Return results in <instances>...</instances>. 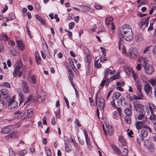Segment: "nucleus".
Instances as JSON below:
<instances>
[{
  "mask_svg": "<svg viewBox=\"0 0 156 156\" xmlns=\"http://www.w3.org/2000/svg\"><path fill=\"white\" fill-rule=\"evenodd\" d=\"M118 33L123 39L127 41H131L133 38V34L131 26L126 24L119 27Z\"/></svg>",
  "mask_w": 156,
  "mask_h": 156,
  "instance_id": "1",
  "label": "nucleus"
},
{
  "mask_svg": "<svg viewBox=\"0 0 156 156\" xmlns=\"http://www.w3.org/2000/svg\"><path fill=\"white\" fill-rule=\"evenodd\" d=\"M119 72H117L116 74L113 76L111 78L108 79L107 80H103L101 83L100 84V86L101 87H103L104 86L105 83L106 86H107L109 82L112 81L113 80H115L116 79H119L120 78L119 76Z\"/></svg>",
  "mask_w": 156,
  "mask_h": 156,
  "instance_id": "2",
  "label": "nucleus"
},
{
  "mask_svg": "<svg viewBox=\"0 0 156 156\" xmlns=\"http://www.w3.org/2000/svg\"><path fill=\"white\" fill-rule=\"evenodd\" d=\"M137 95H133L130 97V101L135 100H141L144 98V95L141 92V88L140 86L138 85L137 86Z\"/></svg>",
  "mask_w": 156,
  "mask_h": 156,
  "instance_id": "3",
  "label": "nucleus"
},
{
  "mask_svg": "<svg viewBox=\"0 0 156 156\" xmlns=\"http://www.w3.org/2000/svg\"><path fill=\"white\" fill-rule=\"evenodd\" d=\"M138 50L136 48H131L128 50V53H126L129 56L133 58H136L138 55Z\"/></svg>",
  "mask_w": 156,
  "mask_h": 156,
  "instance_id": "4",
  "label": "nucleus"
},
{
  "mask_svg": "<svg viewBox=\"0 0 156 156\" xmlns=\"http://www.w3.org/2000/svg\"><path fill=\"white\" fill-rule=\"evenodd\" d=\"M118 47L119 50L121 51L123 54L126 53V47L124 45V39L122 38H120L118 42Z\"/></svg>",
  "mask_w": 156,
  "mask_h": 156,
  "instance_id": "5",
  "label": "nucleus"
},
{
  "mask_svg": "<svg viewBox=\"0 0 156 156\" xmlns=\"http://www.w3.org/2000/svg\"><path fill=\"white\" fill-rule=\"evenodd\" d=\"M15 96H13L12 98L8 100L9 108L11 109L16 108L18 106V102L15 100Z\"/></svg>",
  "mask_w": 156,
  "mask_h": 156,
  "instance_id": "6",
  "label": "nucleus"
},
{
  "mask_svg": "<svg viewBox=\"0 0 156 156\" xmlns=\"http://www.w3.org/2000/svg\"><path fill=\"white\" fill-rule=\"evenodd\" d=\"M106 128L105 129L104 125L102 126L104 132L106 135H111L113 133L114 129L112 126L105 123Z\"/></svg>",
  "mask_w": 156,
  "mask_h": 156,
  "instance_id": "7",
  "label": "nucleus"
},
{
  "mask_svg": "<svg viewBox=\"0 0 156 156\" xmlns=\"http://www.w3.org/2000/svg\"><path fill=\"white\" fill-rule=\"evenodd\" d=\"M151 129L150 127L145 126L141 131V135L142 137H146L147 136L148 133H151Z\"/></svg>",
  "mask_w": 156,
  "mask_h": 156,
  "instance_id": "8",
  "label": "nucleus"
},
{
  "mask_svg": "<svg viewBox=\"0 0 156 156\" xmlns=\"http://www.w3.org/2000/svg\"><path fill=\"white\" fill-rule=\"evenodd\" d=\"M96 105L101 109H103L105 105V101L102 97H101L99 98H96Z\"/></svg>",
  "mask_w": 156,
  "mask_h": 156,
  "instance_id": "9",
  "label": "nucleus"
},
{
  "mask_svg": "<svg viewBox=\"0 0 156 156\" xmlns=\"http://www.w3.org/2000/svg\"><path fill=\"white\" fill-rule=\"evenodd\" d=\"M144 70L146 74L148 75H151L153 73L155 70L152 66L148 64L144 66Z\"/></svg>",
  "mask_w": 156,
  "mask_h": 156,
  "instance_id": "10",
  "label": "nucleus"
},
{
  "mask_svg": "<svg viewBox=\"0 0 156 156\" xmlns=\"http://www.w3.org/2000/svg\"><path fill=\"white\" fill-rule=\"evenodd\" d=\"M22 67V64L21 63H20L16 66L13 73L14 76L16 77L17 75L20 77L22 76V72L21 71H20Z\"/></svg>",
  "mask_w": 156,
  "mask_h": 156,
  "instance_id": "11",
  "label": "nucleus"
},
{
  "mask_svg": "<svg viewBox=\"0 0 156 156\" xmlns=\"http://www.w3.org/2000/svg\"><path fill=\"white\" fill-rule=\"evenodd\" d=\"M144 145L146 147L148 151L150 152H153L154 151V147L152 143L150 141L145 140L144 141Z\"/></svg>",
  "mask_w": 156,
  "mask_h": 156,
  "instance_id": "12",
  "label": "nucleus"
},
{
  "mask_svg": "<svg viewBox=\"0 0 156 156\" xmlns=\"http://www.w3.org/2000/svg\"><path fill=\"white\" fill-rule=\"evenodd\" d=\"M113 20V18L111 17H108L106 18L105 22L106 25L111 28L112 30H114L115 29V27L112 22Z\"/></svg>",
  "mask_w": 156,
  "mask_h": 156,
  "instance_id": "13",
  "label": "nucleus"
},
{
  "mask_svg": "<svg viewBox=\"0 0 156 156\" xmlns=\"http://www.w3.org/2000/svg\"><path fill=\"white\" fill-rule=\"evenodd\" d=\"M33 110L30 109L26 110L23 114L24 117H22L23 119H29L33 115Z\"/></svg>",
  "mask_w": 156,
  "mask_h": 156,
  "instance_id": "14",
  "label": "nucleus"
},
{
  "mask_svg": "<svg viewBox=\"0 0 156 156\" xmlns=\"http://www.w3.org/2000/svg\"><path fill=\"white\" fill-rule=\"evenodd\" d=\"M12 126L9 125L2 128L0 133L2 134H7L10 133L13 130Z\"/></svg>",
  "mask_w": 156,
  "mask_h": 156,
  "instance_id": "15",
  "label": "nucleus"
},
{
  "mask_svg": "<svg viewBox=\"0 0 156 156\" xmlns=\"http://www.w3.org/2000/svg\"><path fill=\"white\" fill-rule=\"evenodd\" d=\"M21 87L22 90L24 92L26 93H28L30 92V90L27 82L23 81H22Z\"/></svg>",
  "mask_w": 156,
  "mask_h": 156,
  "instance_id": "16",
  "label": "nucleus"
},
{
  "mask_svg": "<svg viewBox=\"0 0 156 156\" xmlns=\"http://www.w3.org/2000/svg\"><path fill=\"white\" fill-rule=\"evenodd\" d=\"M82 131L83 132L84 134L86 140V143L87 144L88 147L89 148H90V147H91V145L90 142V139L89 138L88 136L87 133V132L86 130L84 129H83Z\"/></svg>",
  "mask_w": 156,
  "mask_h": 156,
  "instance_id": "17",
  "label": "nucleus"
},
{
  "mask_svg": "<svg viewBox=\"0 0 156 156\" xmlns=\"http://www.w3.org/2000/svg\"><path fill=\"white\" fill-rule=\"evenodd\" d=\"M124 69L126 74L128 76L131 75L133 73L132 67L129 65L125 66Z\"/></svg>",
  "mask_w": 156,
  "mask_h": 156,
  "instance_id": "18",
  "label": "nucleus"
},
{
  "mask_svg": "<svg viewBox=\"0 0 156 156\" xmlns=\"http://www.w3.org/2000/svg\"><path fill=\"white\" fill-rule=\"evenodd\" d=\"M134 106L135 109L137 111L143 113L144 112L143 105L141 104L138 103L134 104Z\"/></svg>",
  "mask_w": 156,
  "mask_h": 156,
  "instance_id": "19",
  "label": "nucleus"
},
{
  "mask_svg": "<svg viewBox=\"0 0 156 156\" xmlns=\"http://www.w3.org/2000/svg\"><path fill=\"white\" fill-rule=\"evenodd\" d=\"M14 116L16 119H21L22 120L24 119L22 118L24 117L23 115L22 112L20 111H16L14 113Z\"/></svg>",
  "mask_w": 156,
  "mask_h": 156,
  "instance_id": "20",
  "label": "nucleus"
},
{
  "mask_svg": "<svg viewBox=\"0 0 156 156\" xmlns=\"http://www.w3.org/2000/svg\"><path fill=\"white\" fill-rule=\"evenodd\" d=\"M17 47L21 51L25 49V45L23 43V41L20 40H16Z\"/></svg>",
  "mask_w": 156,
  "mask_h": 156,
  "instance_id": "21",
  "label": "nucleus"
},
{
  "mask_svg": "<svg viewBox=\"0 0 156 156\" xmlns=\"http://www.w3.org/2000/svg\"><path fill=\"white\" fill-rule=\"evenodd\" d=\"M115 71V69L112 70L108 68L106 69L105 72V79L106 80L107 78V76L109 74H113L114 73Z\"/></svg>",
  "mask_w": 156,
  "mask_h": 156,
  "instance_id": "22",
  "label": "nucleus"
},
{
  "mask_svg": "<svg viewBox=\"0 0 156 156\" xmlns=\"http://www.w3.org/2000/svg\"><path fill=\"white\" fill-rule=\"evenodd\" d=\"M148 24L147 19H145L142 20L140 23L139 25L143 29L147 27Z\"/></svg>",
  "mask_w": 156,
  "mask_h": 156,
  "instance_id": "23",
  "label": "nucleus"
},
{
  "mask_svg": "<svg viewBox=\"0 0 156 156\" xmlns=\"http://www.w3.org/2000/svg\"><path fill=\"white\" fill-rule=\"evenodd\" d=\"M138 61L140 63H143L144 66L146 65H148L147 63L148 60L145 58L140 57L138 59Z\"/></svg>",
  "mask_w": 156,
  "mask_h": 156,
  "instance_id": "24",
  "label": "nucleus"
},
{
  "mask_svg": "<svg viewBox=\"0 0 156 156\" xmlns=\"http://www.w3.org/2000/svg\"><path fill=\"white\" fill-rule=\"evenodd\" d=\"M44 94V92H42L40 95L38 96V100L39 101L43 102L45 100V96Z\"/></svg>",
  "mask_w": 156,
  "mask_h": 156,
  "instance_id": "25",
  "label": "nucleus"
},
{
  "mask_svg": "<svg viewBox=\"0 0 156 156\" xmlns=\"http://www.w3.org/2000/svg\"><path fill=\"white\" fill-rule=\"evenodd\" d=\"M35 17L36 19L38 20L43 25H44L45 24V21L44 18L41 17L37 14L35 15Z\"/></svg>",
  "mask_w": 156,
  "mask_h": 156,
  "instance_id": "26",
  "label": "nucleus"
},
{
  "mask_svg": "<svg viewBox=\"0 0 156 156\" xmlns=\"http://www.w3.org/2000/svg\"><path fill=\"white\" fill-rule=\"evenodd\" d=\"M15 14L13 13H10L9 14V17H5L4 18V21L7 22L11 20L15 19Z\"/></svg>",
  "mask_w": 156,
  "mask_h": 156,
  "instance_id": "27",
  "label": "nucleus"
},
{
  "mask_svg": "<svg viewBox=\"0 0 156 156\" xmlns=\"http://www.w3.org/2000/svg\"><path fill=\"white\" fill-rule=\"evenodd\" d=\"M144 90L146 93H148L151 90V88L148 83H147L144 85Z\"/></svg>",
  "mask_w": 156,
  "mask_h": 156,
  "instance_id": "28",
  "label": "nucleus"
},
{
  "mask_svg": "<svg viewBox=\"0 0 156 156\" xmlns=\"http://www.w3.org/2000/svg\"><path fill=\"white\" fill-rule=\"evenodd\" d=\"M138 119L140 120L143 119L142 121H144V122H145L147 120V119L146 117L144 116V115L143 113V112L139 115Z\"/></svg>",
  "mask_w": 156,
  "mask_h": 156,
  "instance_id": "29",
  "label": "nucleus"
},
{
  "mask_svg": "<svg viewBox=\"0 0 156 156\" xmlns=\"http://www.w3.org/2000/svg\"><path fill=\"white\" fill-rule=\"evenodd\" d=\"M144 121H140L137 122L136 124V127L137 129H140L142 127L144 123Z\"/></svg>",
  "mask_w": 156,
  "mask_h": 156,
  "instance_id": "30",
  "label": "nucleus"
},
{
  "mask_svg": "<svg viewBox=\"0 0 156 156\" xmlns=\"http://www.w3.org/2000/svg\"><path fill=\"white\" fill-rule=\"evenodd\" d=\"M32 97L31 95H30L28 96L27 101L26 102H25L24 104V105H27L25 107H27V106L29 105V102H31L34 101L33 100H32Z\"/></svg>",
  "mask_w": 156,
  "mask_h": 156,
  "instance_id": "31",
  "label": "nucleus"
},
{
  "mask_svg": "<svg viewBox=\"0 0 156 156\" xmlns=\"http://www.w3.org/2000/svg\"><path fill=\"white\" fill-rule=\"evenodd\" d=\"M135 40L137 42H140L143 40V37L140 34H137L135 36Z\"/></svg>",
  "mask_w": 156,
  "mask_h": 156,
  "instance_id": "32",
  "label": "nucleus"
},
{
  "mask_svg": "<svg viewBox=\"0 0 156 156\" xmlns=\"http://www.w3.org/2000/svg\"><path fill=\"white\" fill-rule=\"evenodd\" d=\"M118 139L122 146H124L126 145V142L122 136H119L118 138Z\"/></svg>",
  "mask_w": 156,
  "mask_h": 156,
  "instance_id": "33",
  "label": "nucleus"
},
{
  "mask_svg": "<svg viewBox=\"0 0 156 156\" xmlns=\"http://www.w3.org/2000/svg\"><path fill=\"white\" fill-rule=\"evenodd\" d=\"M149 108L151 113H153L154 110L156 109L155 106L152 103L149 104Z\"/></svg>",
  "mask_w": 156,
  "mask_h": 156,
  "instance_id": "34",
  "label": "nucleus"
},
{
  "mask_svg": "<svg viewBox=\"0 0 156 156\" xmlns=\"http://www.w3.org/2000/svg\"><path fill=\"white\" fill-rule=\"evenodd\" d=\"M148 82L153 86H154L156 84V78L151 79L148 80Z\"/></svg>",
  "mask_w": 156,
  "mask_h": 156,
  "instance_id": "35",
  "label": "nucleus"
},
{
  "mask_svg": "<svg viewBox=\"0 0 156 156\" xmlns=\"http://www.w3.org/2000/svg\"><path fill=\"white\" fill-rule=\"evenodd\" d=\"M44 150L46 152L47 155L48 156H51V151L49 148L47 147H44Z\"/></svg>",
  "mask_w": 156,
  "mask_h": 156,
  "instance_id": "36",
  "label": "nucleus"
},
{
  "mask_svg": "<svg viewBox=\"0 0 156 156\" xmlns=\"http://www.w3.org/2000/svg\"><path fill=\"white\" fill-rule=\"evenodd\" d=\"M122 94L119 92H116L113 95V98L114 99H117L119 98Z\"/></svg>",
  "mask_w": 156,
  "mask_h": 156,
  "instance_id": "37",
  "label": "nucleus"
},
{
  "mask_svg": "<svg viewBox=\"0 0 156 156\" xmlns=\"http://www.w3.org/2000/svg\"><path fill=\"white\" fill-rule=\"evenodd\" d=\"M137 3L138 5L139 6L141 5L145 4L147 3V2L146 0H137Z\"/></svg>",
  "mask_w": 156,
  "mask_h": 156,
  "instance_id": "38",
  "label": "nucleus"
},
{
  "mask_svg": "<svg viewBox=\"0 0 156 156\" xmlns=\"http://www.w3.org/2000/svg\"><path fill=\"white\" fill-rule=\"evenodd\" d=\"M144 139L143 137L139 136V137H137L136 138V142L138 144H140L141 142L144 140Z\"/></svg>",
  "mask_w": 156,
  "mask_h": 156,
  "instance_id": "39",
  "label": "nucleus"
},
{
  "mask_svg": "<svg viewBox=\"0 0 156 156\" xmlns=\"http://www.w3.org/2000/svg\"><path fill=\"white\" fill-rule=\"evenodd\" d=\"M125 113L126 116H131L132 115V112L129 108H126L125 110Z\"/></svg>",
  "mask_w": 156,
  "mask_h": 156,
  "instance_id": "40",
  "label": "nucleus"
},
{
  "mask_svg": "<svg viewBox=\"0 0 156 156\" xmlns=\"http://www.w3.org/2000/svg\"><path fill=\"white\" fill-rule=\"evenodd\" d=\"M8 38L6 35L4 34H2L0 35V39L4 41H7Z\"/></svg>",
  "mask_w": 156,
  "mask_h": 156,
  "instance_id": "41",
  "label": "nucleus"
},
{
  "mask_svg": "<svg viewBox=\"0 0 156 156\" xmlns=\"http://www.w3.org/2000/svg\"><path fill=\"white\" fill-rule=\"evenodd\" d=\"M130 116H126L125 117V120L126 122L128 124H129L131 123Z\"/></svg>",
  "mask_w": 156,
  "mask_h": 156,
  "instance_id": "42",
  "label": "nucleus"
},
{
  "mask_svg": "<svg viewBox=\"0 0 156 156\" xmlns=\"http://www.w3.org/2000/svg\"><path fill=\"white\" fill-rule=\"evenodd\" d=\"M10 134L12 139L16 138L18 137L17 134L15 131H14Z\"/></svg>",
  "mask_w": 156,
  "mask_h": 156,
  "instance_id": "43",
  "label": "nucleus"
},
{
  "mask_svg": "<svg viewBox=\"0 0 156 156\" xmlns=\"http://www.w3.org/2000/svg\"><path fill=\"white\" fill-rule=\"evenodd\" d=\"M140 78L142 81L144 82H147V77L144 74H142L140 76Z\"/></svg>",
  "mask_w": 156,
  "mask_h": 156,
  "instance_id": "44",
  "label": "nucleus"
},
{
  "mask_svg": "<svg viewBox=\"0 0 156 156\" xmlns=\"http://www.w3.org/2000/svg\"><path fill=\"white\" fill-rule=\"evenodd\" d=\"M27 151L26 149H23L18 153L20 156H24L27 154Z\"/></svg>",
  "mask_w": 156,
  "mask_h": 156,
  "instance_id": "45",
  "label": "nucleus"
},
{
  "mask_svg": "<svg viewBox=\"0 0 156 156\" xmlns=\"http://www.w3.org/2000/svg\"><path fill=\"white\" fill-rule=\"evenodd\" d=\"M65 150L66 152H68L71 150L72 147L71 146L67 144H65Z\"/></svg>",
  "mask_w": 156,
  "mask_h": 156,
  "instance_id": "46",
  "label": "nucleus"
},
{
  "mask_svg": "<svg viewBox=\"0 0 156 156\" xmlns=\"http://www.w3.org/2000/svg\"><path fill=\"white\" fill-rule=\"evenodd\" d=\"M0 92L3 95H6L8 93V90L5 89H2L0 90Z\"/></svg>",
  "mask_w": 156,
  "mask_h": 156,
  "instance_id": "47",
  "label": "nucleus"
},
{
  "mask_svg": "<svg viewBox=\"0 0 156 156\" xmlns=\"http://www.w3.org/2000/svg\"><path fill=\"white\" fill-rule=\"evenodd\" d=\"M31 80L33 84H35L37 81L36 78L34 75L31 76L30 77Z\"/></svg>",
  "mask_w": 156,
  "mask_h": 156,
  "instance_id": "48",
  "label": "nucleus"
},
{
  "mask_svg": "<svg viewBox=\"0 0 156 156\" xmlns=\"http://www.w3.org/2000/svg\"><path fill=\"white\" fill-rule=\"evenodd\" d=\"M98 60H96L94 62V66L97 68H99L101 67V65L98 62Z\"/></svg>",
  "mask_w": 156,
  "mask_h": 156,
  "instance_id": "49",
  "label": "nucleus"
},
{
  "mask_svg": "<svg viewBox=\"0 0 156 156\" xmlns=\"http://www.w3.org/2000/svg\"><path fill=\"white\" fill-rule=\"evenodd\" d=\"M119 101L120 102V104L122 105H126V103L125 99L122 98H121L119 99Z\"/></svg>",
  "mask_w": 156,
  "mask_h": 156,
  "instance_id": "50",
  "label": "nucleus"
},
{
  "mask_svg": "<svg viewBox=\"0 0 156 156\" xmlns=\"http://www.w3.org/2000/svg\"><path fill=\"white\" fill-rule=\"evenodd\" d=\"M86 61L88 63V65L90 63L91 58L90 55L86 56Z\"/></svg>",
  "mask_w": 156,
  "mask_h": 156,
  "instance_id": "51",
  "label": "nucleus"
},
{
  "mask_svg": "<svg viewBox=\"0 0 156 156\" xmlns=\"http://www.w3.org/2000/svg\"><path fill=\"white\" fill-rule=\"evenodd\" d=\"M9 156H16L15 153L11 148L9 149Z\"/></svg>",
  "mask_w": 156,
  "mask_h": 156,
  "instance_id": "52",
  "label": "nucleus"
},
{
  "mask_svg": "<svg viewBox=\"0 0 156 156\" xmlns=\"http://www.w3.org/2000/svg\"><path fill=\"white\" fill-rule=\"evenodd\" d=\"M94 7L97 9L100 10L103 8V6L100 5L95 4L94 6Z\"/></svg>",
  "mask_w": 156,
  "mask_h": 156,
  "instance_id": "53",
  "label": "nucleus"
},
{
  "mask_svg": "<svg viewBox=\"0 0 156 156\" xmlns=\"http://www.w3.org/2000/svg\"><path fill=\"white\" fill-rule=\"evenodd\" d=\"M10 52L14 56L17 55L18 53L16 50L14 48H12L10 50Z\"/></svg>",
  "mask_w": 156,
  "mask_h": 156,
  "instance_id": "54",
  "label": "nucleus"
},
{
  "mask_svg": "<svg viewBox=\"0 0 156 156\" xmlns=\"http://www.w3.org/2000/svg\"><path fill=\"white\" fill-rule=\"evenodd\" d=\"M75 23L74 22L70 23L69 25V28L70 30H72L75 26Z\"/></svg>",
  "mask_w": 156,
  "mask_h": 156,
  "instance_id": "55",
  "label": "nucleus"
},
{
  "mask_svg": "<svg viewBox=\"0 0 156 156\" xmlns=\"http://www.w3.org/2000/svg\"><path fill=\"white\" fill-rule=\"evenodd\" d=\"M152 45H151L146 47L144 49L143 54H145L149 51H150V48L151 47H152Z\"/></svg>",
  "mask_w": 156,
  "mask_h": 156,
  "instance_id": "56",
  "label": "nucleus"
},
{
  "mask_svg": "<svg viewBox=\"0 0 156 156\" xmlns=\"http://www.w3.org/2000/svg\"><path fill=\"white\" fill-rule=\"evenodd\" d=\"M113 149L114 151L117 154H119L121 153L120 151L116 147H113Z\"/></svg>",
  "mask_w": 156,
  "mask_h": 156,
  "instance_id": "57",
  "label": "nucleus"
},
{
  "mask_svg": "<svg viewBox=\"0 0 156 156\" xmlns=\"http://www.w3.org/2000/svg\"><path fill=\"white\" fill-rule=\"evenodd\" d=\"M84 51L86 56L90 55V51L87 48H84Z\"/></svg>",
  "mask_w": 156,
  "mask_h": 156,
  "instance_id": "58",
  "label": "nucleus"
},
{
  "mask_svg": "<svg viewBox=\"0 0 156 156\" xmlns=\"http://www.w3.org/2000/svg\"><path fill=\"white\" fill-rule=\"evenodd\" d=\"M97 28V26L95 24H94L92 28L89 29V32L90 33H92L95 31Z\"/></svg>",
  "mask_w": 156,
  "mask_h": 156,
  "instance_id": "59",
  "label": "nucleus"
},
{
  "mask_svg": "<svg viewBox=\"0 0 156 156\" xmlns=\"http://www.w3.org/2000/svg\"><path fill=\"white\" fill-rule=\"evenodd\" d=\"M2 87H9L10 88V86L8 82H4L2 84Z\"/></svg>",
  "mask_w": 156,
  "mask_h": 156,
  "instance_id": "60",
  "label": "nucleus"
},
{
  "mask_svg": "<svg viewBox=\"0 0 156 156\" xmlns=\"http://www.w3.org/2000/svg\"><path fill=\"white\" fill-rule=\"evenodd\" d=\"M60 113V110L59 108H58L55 112L56 117L57 118H59L60 116L59 115Z\"/></svg>",
  "mask_w": 156,
  "mask_h": 156,
  "instance_id": "61",
  "label": "nucleus"
},
{
  "mask_svg": "<svg viewBox=\"0 0 156 156\" xmlns=\"http://www.w3.org/2000/svg\"><path fill=\"white\" fill-rule=\"evenodd\" d=\"M35 58L37 63L40 64L41 62L40 58L38 54H36Z\"/></svg>",
  "mask_w": 156,
  "mask_h": 156,
  "instance_id": "62",
  "label": "nucleus"
},
{
  "mask_svg": "<svg viewBox=\"0 0 156 156\" xmlns=\"http://www.w3.org/2000/svg\"><path fill=\"white\" fill-rule=\"evenodd\" d=\"M69 62L71 68L72 69L74 68L75 67V66L74 65L73 62L71 59H69Z\"/></svg>",
  "mask_w": 156,
  "mask_h": 156,
  "instance_id": "63",
  "label": "nucleus"
},
{
  "mask_svg": "<svg viewBox=\"0 0 156 156\" xmlns=\"http://www.w3.org/2000/svg\"><path fill=\"white\" fill-rule=\"evenodd\" d=\"M150 118L151 120H155L156 119V116L155 115L153 114V113H151V115Z\"/></svg>",
  "mask_w": 156,
  "mask_h": 156,
  "instance_id": "64",
  "label": "nucleus"
}]
</instances>
